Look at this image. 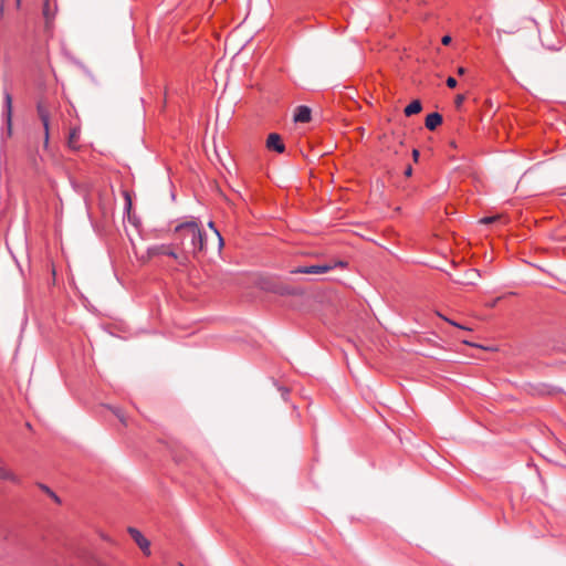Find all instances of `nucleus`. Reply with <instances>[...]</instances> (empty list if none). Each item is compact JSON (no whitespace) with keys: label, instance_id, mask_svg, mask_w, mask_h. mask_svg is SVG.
<instances>
[{"label":"nucleus","instance_id":"f257e3e1","mask_svg":"<svg viewBox=\"0 0 566 566\" xmlns=\"http://www.w3.org/2000/svg\"><path fill=\"white\" fill-rule=\"evenodd\" d=\"M175 240L185 254L197 255L205 249V237L195 220L182 222L174 230Z\"/></svg>","mask_w":566,"mask_h":566},{"label":"nucleus","instance_id":"f03ea898","mask_svg":"<svg viewBox=\"0 0 566 566\" xmlns=\"http://www.w3.org/2000/svg\"><path fill=\"white\" fill-rule=\"evenodd\" d=\"M261 290L270 293H274L281 296H302L304 295V290L300 287H293L286 285L280 281L272 279H262L259 283Z\"/></svg>","mask_w":566,"mask_h":566},{"label":"nucleus","instance_id":"7ed1b4c3","mask_svg":"<svg viewBox=\"0 0 566 566\" xmlns=\"http://www.w3.org/2000/svg\"><path fill=\"white\" fill-rule=\"evenodd\" d=\"M57 11V2L56 0H45L43 4V17L45 20L46 31H51V24L54 19V15Z\"/></svg>","mask_w":566,"mask_h":566},{"label":"nucleus","instance_id":"20e7f679","mask_svg":"<svg viewBox=\"0 0 566 566\" xmlns=\"http://www.w3.org/2000/svg\"><path fill=\"white\" fill-rule=\"evenodd\" d=\"M128 533L132 538L136 542L138 547L143 551V553L147 556L150 555V542L137 530L134 527L128 528Z\"/></svg>","mask_w":566,"mask_h":566},{"label":"nucleus","instance_id":"39448f33","mask_svg":"<svg viewBox=\"0 0 566 566\" xmlns=\"http://www.w3.org/2000/svg\"><path fill=\"white\" fill-rule=\"evenodd\" d=\"M333 269V265L321 264V265H308V266H298L294 269L291 273H303V274H323Z\"/></svg>","mask_w":566,"mask_h":566},{"label":"nucleus","instance_id":"423d86ee","mask_svg":"<svg viewBox=\"0 0 566 566\" xmlns=\"http://www.w3.org/2000/svg\"><path fill=\"white\" fill-rule=\"evenodd\" d=\"M266 147L270 150H274V151L280 153V154L285 150V146H284V144L282 142V138L276 133H272V134H270L268 136Z\"/></svg>","mask_w":566,"mask_h":566},{"label":"nucleus","instance_id":"0eeeda50","mask_svg":"<svg viewBox=\"0 0 566 566\" xmlns=\"http://www.w3.org/2000/svg\"><path fill=\"white\" fill-rule=\"evenodd\" d=\"M312 111L305 105L297 106L294 113V122L308 123L311 120Z\"/></svg>","mask_w":566,"mask_h":566},{"label":"nucleus","instance_id":"6e6552de","mask_svg":"<svg viewBox=\"0 0 566 566\" xmlns=\"http://www.w3.org/2000/svg\"><path fill=\"white\" fill-rule=\"evenodd\" d=\"M537 42L542 48L552 52L559 51L562 49V41L559 38H546V41L538 38Z\"/></svg>","mask_w":566,"mask_h":566},{"label":"nucleus","instance_id":"1a4fd4ad","mask_svg":"<svg viewBox=\"0 0 566 566\" xmlns=\"http://www.w3.org/2000/svg\"><path fill=\"white\" fill-rule=\"evenodd\" d=\"M479 277L480 272L475 269H470L464 273L462 277L453 279V281L458 284H475Z\"/></svg>","mask_w":566,"mask_h":566},{"label":"nucleus","instance_id":"9d476101","mask_svg":"<svg viewBox=\"0 0 566 566\" xmlns=\"http://www.w3.org/2000/svg\"><path fill=\"white\" fill-rule=\"evenodd\" d=\"M150 254L164 253L179 261L180 264H185L187 256H179L174 250L166 249L165 245L154 247L149 249Z\"/></svg>","mask_w":566,"mask_h":566},{"label":"nucleus","instance_id":"9b49d317","mask_svg":"<svg viewBox=\"0 0 566 566\" xmlns=\"http://www.w3.org/2000/svg\"><path fill=\"white\" fill-rule=\"evenodd\" d=\"M38 114H39V117L42 120V124L44 126V130H45L44 144H45V146H48V144H49V113L41 103L38 104Z\"/></svg>","mask_w":566,"mask_h":566},{"label":"nucleus","instance_id":"f8f14e48","mask_svg":"<svg viewBox=\"0 0 566 566\" xmlns=\"http://www.w3.org/2000/svg\"><path fill=\"white\" fill-rule=\"evenodd\" d=\"M442 123V116L439 113H431L426 117V127L434 130Z\"/></svg>","mask_w":566,"mask_h":566},{"label":"nucleus","instance_id":"ddd939ff","mask_svg":"<svg viewBox=\"0 0 566 566\" xmlns=\"http://www.w3.org/2000/svg\"><path fill=\"white\" fill-rule=\"evenodd\" d=\"M4 115L7 118L8 129H11V116H12V97L9 93L4 94Z\"/></svg>","mask_w":566,"mask_h":566},{"label":"nucleus","instance_id":"4468645a","mask_svg":"<svg viewBox=\"0 0 566 566\" xmlns=\"http://www.w3.org/2000/svg\"><path fill=\"white\" fill-rule=\"evenodd\" d=\"M422 109V104L419 99L412 101L409 105H407L403 109L406 116H412L415 114L420 113Z\"/></svg>","mask_w":566,"mask_h":566},{"label":"nucleus","instance_id":"2eb2a0df","mask_svg":"<svg viewBox=\"0 0 566 566\" xmlns=\"http://www.w3.org/2000/svg\"><path fill=\"white\" fill-rule=\"evenodd\" d=\"M80 138V129L74 127L70 130L69 138H67V146L72 149H77V140Z\"/></svg>","mask_w":566,"mask_h":566},{"label":"nucleus","instance_id":"dca6fc26","mask_svg":"<svg viewBox=\"0 0 566 566\" xmlns=\"http://www.w3.org/2000/svg\"><path fill=\"white\" fill-rule=\"evenodd\" d=\"M0 478L3 480H10L15 483L18 482V478L1 465H0Z\"/></svg>","mask_w":566,"mask_h":566},{"label":"nucleus","instance_id":"f3484780","mask_svg":"<svg viewBox=\"0 0 566 566\" xmlns=\"http://www.w3.org/2000/svg\"><path fill=\"white\" fill-rule=\"evenodd\" d=\"M108 409L112 410V412L119 419V421L123 424H125V426L127 424L126 418H125L123 411L119 408H115V407L108 406Z\"/></svg>","mask_w":566,"mask_h":566},{"label":"nucleus","instance_id":"a211bd4d","mask_svg":"<svg viewBox=\"0 0 566 566\" xmlns=\"http://www.w3.org/2000/svg\"><path fill=\"white\" fill-rule=\"evenodd\" d=\"M40 489L42 491H44L49 496H51L56 503H60L61 500L60 497L50 489L48 488L46 485L44 484H39Z\"/></svg>","mask_w":566,"mask_h":566},{"label":"nucleus","instance_id":"6ab92c4d","mask_svg":"<svg viewBox=\"0 0 566 566\" xmlns=\"http://www.w3.org/2000/svg\"><path fill=\"white\" fill-rule=\"evenodd\" d=\"M209 228L212 229L216 233V235L218 237V240H219V245L222 247L223 245V239L220 234V232L214 228V223L212 221L209 222Z\"/></svg>","mask_w":566,"mask_h":566},{"label":"nucleus","instance_id":"aec40b11","mask_svg":"<svg viewBox=\"0 0 566 566\" xmlns=\"http://www.w3.org/2000/svg\"><path fill=\"white\" fill-rule=\"evenodd\" d=\"M497 219H499V216L484 217L483 219H481L480 222L483 224H491V223L495 222Z\"/></svg>","mask_w":566,"mask_h":566},{"label":"nucleus","instance_id":"412c9836","mask_svg":"<svg viewBox=\"0 0 566 566\" xmlns=\"http://www.w3.org/2000/svg\"><path fill=\"white\" fill-rule=\"evenodd\" d=\"M448 323H450L451 325L458 327V328H461V329H465V331H471L470 327H467V326H463V325H460L459 323L454 322V321H451L449 318H444Z\"/></svg>","mask_w":566,"mask_h":566},{"label":"nucleus","instance_id":"4be33fe9","mask_svg":"<svg viewBox=\"0 0 566 566\" xmlns=\"http://www.w3.org/2000/svg\"><path fill=\"white\" fill-rule=\"evenodd\" d=\"M458 82L454 77L450 76L447 78V85L450 87V88H454L457 86Z\"/></svg>","mask_w":566,"mask_h":566},{"label":"nucleus","instance_id":"5701e85b","mask_svg":"<svg viewBox=\"0 0 566 566\" xmlns=\"http://www.w3.org/2000/svg\"><path fill=\"white\" fill-rule=\"evenodd\" d=\"M462 343L465 344V345L472 346V347L483 348L481 345H478L475 343H471V339H468V340L463 339Z\"/></svg>","mask_w":566,"mask_h":566},{"label":"nucleus","instance_id":"b1692460","mask_svg":"<svg viewBox=\"0 0 566 566\" xmlns=\"http://www.w3.org/2000/svg\"><path fill=\"white\" fill-rule=\"evenodd\" d=\"M462 343L465 344V345L472 346V347L483 348L481 345H478L475 343H471V339H468V340L463 339Z\"/></svg>","mask_w":566,"mask_h":566},{"label":"nucleus","instance_id":"393cba45","mask_svg":"<svg viewBox=\"0 0 566 566\" xmlns=\"http://www.w3.org/2000/svg\"><path fill=\"white\" fill-rule=\"evenodd\" d=\"M463 101H464V96H463V95H458V96L455 97V104H457V106H458V107H459V106H461V104L463 103Z\"/></svg>","mask_w":566,"mask_h":566},{"label":"nucleus","instance_id":"a878e982","mask_svg":"<svg viewBox=\"0 0 566 566\" xmlns=\"http://www.w3.org/2000/svg\"><path fill=\"white\" fill-rule=\"evenodd\" d=\"M443 45H450L453 38H441Z\"/></svg>","mask_w":566,"mask_h":566},{"label":"nucleus","instance_id":"bb28decb","mask_svg":"<svg viewBox=\"0 0 566 566\" xmlns=\"http://www.w3.org/2000/svg\"><path fill=\"white\" fill-rule=\"evenodd\" d=\"M500 300H501V297H497V298L493 300L492 302L488 303L486 305H488L489 307H494V306L497 304V302H499Z\"/></svg>","mask_w":566,"mask_h":566},{"label":"nucleus","instance_id":"cd10ccee","mask_svg":"<svg viewBox=\"0 0 566 566\" xmlns=\"http://www.w3.org/2000/svg\"><path fill=\"white\" fill-rule=\"evenodd\" d=\"M419 155H420V154H419V150L413 149V151H412V158H413V160H415V161H418Z\"/></svg>","mask_w":566,"mask_h":566},{"label":"nucleus","instance_id":"c85d7f7f","mask_svg":"<svg viewBox=\"0 0 566 566\" xmlns=\"http://www.w3.org/2000/svg\"><path fill=\"white\" fill-rule=\"evenodd\" d=\"M412 175V168L411 166H408L405 170V176L410 177Z\"/></svg>","mask_w":566,"mask_h":566},{"label":"nucleus","instance_id":"c756f323","mask_svg":"<svg viewBox=\"0 0 566 566\" xmlns=\"http://www.w3.org/2000/svg\"><path fill=\"white\" fill-rule=\"evenodd\" d=\"M126 200H127V202H126V208H127V209H130V207H132V202H130V198H129V196H128V195H126Z\"/></svg>","mask_w":566,"mask_h":566},{"label":"nucleus","instance_id":"7c9ffc66","mask_svg":"<svg viewBox=\"0 0 566 566\" xmlns=\"http://www.w3.org/2000/svg\"><path fill=\"white\" fill-rule=\"evenodd\" d=\"M85 73H86V75H87V76H88L93 82H95V77L93 76V74H92L88 70H86V71H85Z\"/></svg>","mask_w":566,"mask_h":566},{"label":"nucleus","instance_id":"2f4dec72","mask_svg":"<svg viewBox=\"0 0 566 566\" xmlns=\"http://www.w3.org/2000/svg\"><path fill=\"white\" fill-rule=\"evenodd\" d=\"M458 73H459L460 75H461V74H463V73H464V69H463V67H460V69L458 70Z\"/></svg>","mask_w":566,"mask_h":566},{"label":"nucleus","instance_id":"473e14b6","mask_svg":"<svg viewBox=\"0 0 566 566\" xmlns=\"http://www.w3.org/2000/svg\"><path fill=\"white\" fill-rule=\"evenodd\" d=\"M344 264H345V263H344V262H342V261H339V262L337 263V265H339V266H344Z\"/></svg>","mask_w":566,"mask_h":566},{"label":"nucleus","instance_id":"72a5a7b5","mask_svg":"<svg viewBox=\"0 0 566 566\" xmlns=\"http://www.w3.org/2000/svg\"><path fill=\"white\" fill-rule=\"evenodd\" d=\"M179 566H184L182 564H179Z\"/></svg>","mask_w":566,"mask_h":566}]
</instances>
